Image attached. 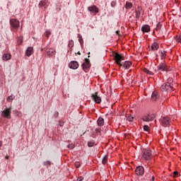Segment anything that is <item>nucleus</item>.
I'll return each instance as SVG.
<instances>
[{"label": "nucleus", "instance_id": "nucleus-1", "mask_svg": "<svg viewBox=\"0 0 181 181\" xmlns=\"http://www.w3.org/2000/svg\"><path fill=\"white\" fill-rule=\"evenodd\" d=\"M10 26L11 32L16 33V32H18V29H19V26H21V23H19V21L16 18H11Z\"/></svg>", "mask_w": 181, "mask_h": 181}, {"label": "nucleus", "instance_id": "nucleus-2", "mask_svg": "<svg viewBox=\"0 0 181 181\" xmlns=\"http://www.w3.org/2000/svg\"><path fill=\"white\" fill-rule=\"evenodd\" d=\"M152 151L149 148H144L142 151V159H144V160H151L152 159Z\"/></svg>", "mask_w": 181, "mask_h": 181}, {"label": "nucleus", "instance_id": "nucleus-3", "mask_svg": "<svg viewBox=\"0 0 181 181\" xmlns=\"http://www.w3.org/2000/svg\"><path fill=\"white\" fill-rule=\"evenodd\" d=\"M115 60V63L116 64H117V66H122L121 63V62L122 60H125V57L118 54V52H115L114 56H113Z\"/></svg>", "mask_w": 181, "mask_h": 181}, {"label": "nucleus", "instance_id": "nucleus-4", "mask_svg": "<svg viewBox=\"0 0 181 181\" xmlns=\"http://www.w3.org/2000/svg\"><path fill=\"white\" fill-rule=\"evenodd\" d=\"M115 60V63L116 64H117V66H122L121 63V62L122 60H125V57L118 54V52H115L114 56H113Z\"/></svg>", "mask_w": 181, "mask_h": 181}, {"label": "nucleus", "instance_id": "nucleus-5", "mask_svg": "<svg viewBox=\"0 0 181 181\" xmlns=\"http://www.w3.org/2000/svg\"><path fill=\"white\" fill-rule=\"evenodd\" d=\"M173 83L170 82H167L166 83H163L161 86V91H172L173 90Z\"/></svg>", "mask_w": 181, "mask_h": 181}, {"label": "nucleus", "instance_id": "nucleus-6", "mask_svg": "<svg viewBox=\"0 0 181 181\" xmlns=\"http://www.w3.org/2000/svg\"><path fill=\"white\" fill-rule=\"evenodd\" d=\"M141 119L144 122H151V121H153V119H155V115L147 114V115L143 116Z\"/></svg>", "mask_w": 181, "mask_h": 181}, {"label": "nucleus", "instance_id": "nucleus-7", "mask_svg": "<svg viewBox=\"0 0 181 181\" xmlns=\"http://www.w3.org/2000/svg\"><path fill=\"white\" fill-rule=\"evenodd\" d=\"M163 127H170V119L166 116L161 117L160 119Z\"/></svg>", "mask_w": 181, "mask_h": 181}, {"label": "nucleus", "instance_id": "nucleus-8", "mask_svg": "<svg viewBox=\"0 0 181 181\" xmlns=\"http://www.w3.org/2000/svg\"><path fill=\"white\" fill-rule=\"evenodd\" d=\"M135 172L137 176H144L145 168H144L142 165H139L138 167H136Z\"/></svg>", "mask_w": 181, "mask_h": 181}, {"label": "nucleus", "instance_id": "nucleus-9", "mask_svg": "<svg viewBox=\"0 0 181 181\" xmlns=\"http://www.w3.org/2000/svg\"><path fill=\"white\" fill-rule=\"evenodd\" d=\"M91 98L96 104H101V97L98 96V92L92 94Z\"/></svg>", "mask_w": 181, "mask_h": 181}, {"label": "nucleus", "instance_id": "nucleus-10", "mask_svg": "<svg viewBox=\"0 0 181 181\" xmlns=\"http://www.w3.org/2000/svg\"><path fill=\"white\" fill-rule=\"evenodd\" d=\"M158 70L161 71H170V69L168 68V66H166V64L161 62L158 66Z\"/></svg>", "mask_w": 181, "mask_h": 181}, {"label": "nucleus", "instance_id": "nucleus-11", "mask_svg": "<svg viewBox=\"0 0 181 181\" xmlns=\"http://www.w3.org/2000/svg\"><path fill=\"white\" fill-rule=\"evenodd\" d=\"M11 108H6V110H4L2 113L1 115L2 117H4V118H8L10 119L11 118Z\"/></svg>", "mask_w": 181, "mask_h": 181}, {"label": "nucleus", "instance_id": "nucleus-12", "mask_svg": "<svg viewBox=\"0 0 181 181\" xmlns=\"http://www.w3.org/2000/svg\"><path fill=\"white\" fill-rule=\"evenodd\" d=\"M88 11H89V12H91V13H93L94 15H96V13H98V12H100V9H98L96 6H89L88 8Z\"/></svg>", "mask_w": 181, "mask_h": 181}, {"label": "nucleus", "instance_id": "nucleus-13", "mask_svg": "<svg viewBox=\"0 0 181 181\" xmlns=\"http://www.w3.org/2000/svg\"><path fill=\"white\" fill-rule=\"evenodd\" d=\"M69 67L73 70H76L78 69V62L77 61H71L69 64Z\"/></svg>", "mask_w": 181, "mask_h": 181}, {"label": "nucleus", "instance_id": "nucleus-14", "mask_svg": "<svg viewBox=\"0 0 181 181\" xmlns=\"http://www.w3.org/2000/svg\"><path fill=\"white\" fill-rule=\"evenodd\" d=\"M132 66V62L129 61H126L124 62H122V66H120L119 67H124L125 70H128V69H129Z\"/></svg>", "mask_w": 181, "mask_h": 181}, {"label": "nucleus", "instance_id": "nucleus-15", "mask_svg": "<svg viewBox=\"0 0 181 181\" xmlns=\"http://www.w3.org/2000/svg\"><path fill=\"white\" fill-rule=\"evenodd\" d=\"M91 65L90 64V59H85V62L83 63L82 67L83 70H86V69L90 68Z\"/></svg>", "mask_w": 181, "mask_h": 181}, {"label": "nucleus", "instance_id": "nucleus-16", "mask_svg": "<svg viewBox=\"0 0 181 181\" xmlns=\"http://www.w3.org/2000/svg\"><path fill=\"white\" fill-rule=\"evenodd\" d=\"M151 100L152 101H158L159 100V94H158V92L153 91L151 95Z\"/></svg>", "mask_w": 181, "mask_h": 181}, {"label": "nucleus", "instance_id": "nucleus-17", "mask_svg": "<svg viewBox=\"0 0 181 181\" xmlns=\"http://www.w3.org/2000/svg\"><path fill=\"white\" fill-rule=\"evenodd\" d=\"M38 6L39 8H43L45 6V9H46L47 8V0L40 1Z\"/></svg>", "mask_w": 181, "mask_h": 181}, {"label": "nucleus", "instance_id": "nucleus-18", "mask_svg": "<svg viewBox=\"0 0 181 181\" xmlns=\"http://www.w3.org/2000/svg\"><path fill=\"white\" fill-rule=\"evenodd\" d=\"M33 53V47H29L26 51L25 54L28 56V57H30V56H32V54Z\"/></svg>", "mask_w": 181, "mask_h": 181}, {"label": "nucleus", "instance_id": "nucleus-19", "mask_svg": "<svg viewBox=\"0 0 181 181\" xmlns=\"http://www.w3.org/2000/svg\"><path fill=\"white\" fill-rule=\"evenodd\" d=\"M46 53L48 56H53V54H55L56 52L53 49L47 48L46 49Z\"/></svg>", "mask_w": 181, "mask_h": 181}, {"label": "nucleus", "instance_id": "nucleus-20", "mask_svg": "<svg viewBox=\"0 0 181 181\" xmlns=\"http://www.w3.org/2000/svg\"><path fill=\"white\" fill-rule=\"evenodd\" d=\"M141 30H142L143 33H148L151 30V28L149 27V25H145L144 26H143L141 28Z\"/></svg>", "mask_w": 181, "mask_h": 181}, {"label": "nucleus", "instance_id": "nucleus-21", "mask_svg": "<svg viewBox=\"0 0 181 181\" xmlns=\"http://www.w3.org/2000/svg\"><path fill=\"white\" fill-rule=\"evenodd\" d=\"M158 49H159V44L153 42L151 45V50L155 52V50H158Z\"/></svg>", "mask_w": 181, "mask_h": 181}, {"label": "nucleus", "instance_id": "nucleus-22", "mask_svg": "<svg viewBox=\"0 0 181 181\" xmlns=\"http://www.w3.org/2000/svg\"><path fill=\"white\" fill-rule=\"evenodd\" d=\"M97 122L98 127H103V125H104V119L103 117H99Z\"/></svg>", "mask_w": 181, "mask_h": 181}, {"label": "nucleus", "instance_id": "nucleus-23", "mask_svg": "<svg viewBox=\"0 0 181 181\" xmlns=\"http://www.w3.org/2000/svg\"><path fill=\"white\" fill-rule=\"evenodd\" d=\"M143 71L146 73V74H148V76H153V72L152 71H150L149 69L144 68L143 69Z\"/></svg>", "mask_w": 181, "mask_h": 181}, {"label": "nucleus", "instance_id": "nucleus-24", "mask_svg": "<svg viewBox=\"0 0 181 181\" xmlns=\"http://www.w3.org/2000/svg\"><path fill=\"white\" fill-rule=\"evenodd\" d=\"M161 60H163V59H166V51H159Z\"/></svg>", "mask_w": 181, "mask_h": 181}, {"label": "nucleus", "instance_id": "nucleus-25", "mask_svg": "<svg viewBox=\"0 0 181 181\" xmlns=\"http://www.w3.org/2000/svg\"><path fill=\"white\" fill-rule=\"evenodd\" d=\"M142 9L139 8L138 10H136V19H139V18H141V12Z\"/></svg>", "mask_w": 181, "mask_h": 181}, {"label": "nucleus", "instance_id": "nucleus-26", "mask_svg": "<svg viewBox=\"0 0 181 181\" xmlns=\"http://www.w3.org/2000/svg\"><path fill=\"white\" fill-rule=\"evenodd\" d=\"M11 57V54H4L3 55V60H9Z\"/></svg>", "mask_w": 181, "mask_h": 181}, {"label": "nucleus", "instance_id": "nucleus-27", "mask_svg": "<svg viewBox=\"0 0 181 181\" xmlns=\"http://www.w3.org/2000/svg\"><path fill=\"white\" fill-rule=\"evenodd\" d=\"M125 8L126 9H131V8H132V3L127 2Z\"/></svg>", "mask_w": 181, "mask_h": 181}, {"label": "nucleus", "instance_id": "nucleus-28", "mask_svg": "<svg viewBox=\"0 0 181 181\" xmlns=\"http://www.w3.org/2000/svg\"><path fill=\"white\" fill-rule=\"evenodd\" d=\"M94 145H95V141H94L93 140L88 142V146H89V148H92V146H94Z\"/></svg>", "mask_w": 181, "mask_h": 181}, {"label": "nucleus", "instance_id": "nucleus-29", "mask_svg": "<svg viewBox=\"0 0 181 181\" xmlns=\"http://www.w3.org/2000/svg\"><path fill=\"white\" fill-rule=\"evenodd\" d=\"M107 160H108V156H105L104 158H103L102 163L103 165H105V163H107Z\"/></svg>", "mask_w": 181, "mask_h": 181}, {"label": "nucleus", "instance_id": "nucleus-30", "mask_svg": "<svg viewBox=\"0 0 181 181\" xmlns=\"http://www.w3.org/2000/svg\"><path fill=\"white\" fill-rule=\"evenodd\" d=\"M13 98H15V96L10 95L7 98V101H8V103H11L13 100Z\"/></svg>", "mask_w": 181, "mask_h": 181}, {"label": "nucleus", "instance_id": "nucleus-31", "mask_svg": "<svg viewBox=\"0 0 181 181\" xmlns=\"http://www.w3.org/2000/svg\"><path fill=\"white\" fill-rule=\"evenodd\" d=\"M78 42L81 43V45H83V37H81V35L78 34Z\"/></svg>", "mask_w": 181, "mask_h": 181}, {"label": "nucleus", "instance_id": "nucleus-32", "mask_svg": "<svg viewBox=\"0 0 181 181\" xmlns=\"http://www.w3.org/2000/svg\"><path fill=\"white\" fill-rule=\"evenodd\" d=\"M128 121H129L130 122H132L134 121V117L132 115H129L127 117Z\"/></svg>", "mask_w": 181, "mask_h": 181}, {"label": "nucleus", "instance_id": "nucleus-33", "mask_svg": "<svg viewBox=\"0 0 181 181\" xmlns=\"http://www.w3.org/2000/svg\"><path fill=\"white\" fill-rule=\"evenodd\" d=\"M162 25L160 23H158L156 28V30H160Z\"/></svg>", "mask_w": 181, "mask_h": 181}, {"label": "nucleus", "instance_id": "nucleus-34", "mask_svg": "<svg viewBox=\"0 0 181 181\" xmlns=\"http://www.w3.org/2000/svg\"><path fill=\"white\" fill-rule=\"evenodd\" d=\"M45 36H47V37H49L50 36V35H52V33L50 31H46L45 33Z\"/></svg>", "mask_w": 181, "mask_h": 181}, {"label": "nucleus", "instance_id": "nucleus-35", "mask_svg": "<svg viewBox=\"0 0 181 181\" xmlns=\"http://www.w3.org/2000/svg\"><path fill=\"white\" fill-rule=\"evenodd\" d=\"M144 130L148 132V131H149V126L148 125H144Z\"/></svg>", "mask_w": 181, "mask_h": 181}, {"label": "nucleus", "instance_id": "nucleus-36", "mask_svg": "<svg viewBox=\"0 0 181 181\" xmlns=\"http://www.w3.org/2000/svg\"><path fill=\"white\" fill-rule=\"evenodd\" d=\"M68 148H69V149H74V144H71L68 145Z\"/></svg>", "mask_w": 181, "mask_h": 181}, {"label": "nucleus", "instance_id": "nucleus-37", "mask_svg": "<svg viewBox=\"0 0 181 181\" xmlns=\"http://www.w3.org/2000/svg\"><path fill=\"white\" fill-rule=\"evenodd\" d=\"M81 163H80V162H78V161L75 163L76 168H78L79 166H81Z\"/></svg>", "mask_w": 181, "mask_h": 181}, {"label": "nucleus", "instance_id": "nucleus-38", "mask_svg": "<svg viewBox=\"0 0 181 181\" xmlns=\"http://www.w3.org/2000/svg\"><path fill=\"white\" fill-rule=\"evenodd\" d=\"M168 83H170L172 84V83H173V79L172 78H169L168 79Z\"/></svg>", "mask_w": 181, "mask_h": 181}, {"label": "nucleus", "instance_id": "nucleus-39", "mask_svg": "<svg viewBox=\"0 0 181 181\" xmlns=\"http://www.w3.org/2000/svg\"><path fill=\"white\" fill-rule=\"evenodd\" d=\"M115 5H117V3H115V1L111 2V6H112V8H114V6H115Z\"/></svg>", "mask_w": 181, "mask_h": 181}, {"label": "nucleus", "instance_id": "nucleus-40", "mask_svg": "<svg viewBox=\"0 0 181 181\" xmlns=\"http://www.w3.org/2000/svg\"><path fill=\"white\" fill-rule=\"evenodd\" d=\"M177 42H178V43H181V36H179V37L177 38Z\"/></svg>", "mask_w": 181, "mask_h": 181}, {"label": "nucleus", "instance_id": "nucleus-41", "mask_svg": "<svg viewBox=\"0 0 181 181\" xmlns=\"http://www.w3.org/2000/svg\"><path fill=\"white\" fill-rule=\"evenodd\" d=\"M95 132H96L97 134H98V132H101V129H100V128H97V129H95Z\"/></svg>", "mask_w": 181, "mask_h": 181}, {"label": "nucleus", "instance_id": "nucleus-42", "mask_svg": "<svg viewBox=\"0 0 181 181\" xmlns=\"http://www.w3.org/2000/svg\"><path fill=\"white\" fill-rule=\"evenodd\" d=\"M54 118H57L59 117V112H56L55 114L54 115Z\"/></svg>", "mask_w": 181, "mask_h": 181}, {"label": "nucleus", "instance_id": "nucleus-43", "mask_svg": "<svg viewBox=\"0 0 181 181\" xmlns=\"http://www.w3.org/2000/svg\"><path fill=\"white\" fill-rule=\"evenodd\" d=\"M173 175H174V176H177L179 175V172L174 171Z\"/></svg>", "mask_w": 181, "mask_h": 181}, {"label": "nucleus", "instance_id": "nucleus-44", "mask_svg": "<svg viewBox=\"0 0 181 181\" xmlns=\"http://www.w3.org/2000/svg\"><path fill=\"white\" fill-rule=\"evenodd\" d=\"M116 35H117V36H121L120 31L119 30H117L116 31Z\"/></svg>", "mask_w": 181, "mask_h": 181}, {"label": "nucleus", "instance_id": "nucleus-45", "mask_svg": "<svg viewBox=\"0 0 181 181\" xmlns=\"http://www.w3.org/2000/svg\"><path fill=\"white\" fill-rule=\"evenodd\" d=\"M74 45V42H73V40H70L69 41V46H70V45Z\"/></svg>", "mask_w": 181, "mask_h": 181}, {"label": "nucleus", "instance_id": "nucleus-46", "mask_svg": "<svg viewBox=\"0 0 181 181\" xmlns=\"http://www.w3.org/2000/svg\"><path fill=\"white\" fill-rule=\"evenodd\" d=\"M151 180H152V181H154V180H155V176H153V177H151Z\"/></svg>", "mask_w": 181, "mask_h": 181}, {"label": "nucleus", "instance_id": "nucleus-47", "mask_svg": "<svg viewBox=\"0 0 181 181\" xmlns=\"http://www.w3.org/2000/svg\"><path fill=\"white\" fill-rule=\"evenodd\" d=\"M146 176H147V177H151V175H149V174H147Z\"/></svg>", "mask_w": 181, "mask_h": 181}, {"label": "nucleus", "instance_id": "nucleus-48", "mask_svg": "<svg viewBox=\"0 0 181 181\" xmlns=\"http://www.w3.org/2000/svg\"><path fill=\"white\" fill-rule=\"evenodd\" d=\"M0 146H2V142L0 141Z\"/></svg>", "mask_w": 181, "mask_h": 181}, {"label": "nucleus", "instance_id": "nucleus-49", "mask_svg": "<svg viewBox=\"0 0 181 181\" xmlns=\"http://www.w3.org/2000/svg\"><path fill=\"white\" fill-rule=\"evenodd\" d=\"M6 159H9V156H6Z\"/></svg>", "mask_w": 181, "mask_h": 181}, {"label": "nucleus", "instance_id": "nucleus-50", "mask_svg": "<svg viewBox=\"0 0 181 181\" xmlns=\"http://www.w3.org/2000/svg\"><path fill=\"white\" fill-rule=\"evenodd\" d=\"M78 54L81 55V53L80 52H78Z\"/></svg>", "mask_w": 181, "mask_h": 181}, {"label": "nucleus", "instance_id": "nucleus-51", "mask_svg": "<svg viewBox=\"0 0 181 181\" xmlns=\"http://www.w3.org/2000/svg\"><path fill=\"white\" fill-rule=\"evenodd\" d=\"M19 45H22V41H20Z\"/></svg>", "mask_w": 181, "mask_h": 181}, {"label": "nucleus", "instance_id": "nucleus-52", "mask_svg": "<svg viewBox=\"0 0 181 181\" xmlns=\"http://www.w3.org/2000/svg\"><path fill=\"white\" fill-rule=\"evenodd\" d=\"M47 164H48V165H50V163H49V161H47Z\"/></svg>", "mask_w": 181, "mask_h": 181}, {"label": "nucleus", "instance_id": "nucleus-53", "mask_svg": "<svg viewBox=\"0 0 181 181\" xmlns=\"http://www.w3.org/2000/svg\"><path fill=\"white\" fill-rule=\"evenodd\" d=\"M88 54H90V52H88Z\"/></svg>", "mask_w": 181, "mask_h": 181}]
</instances>
